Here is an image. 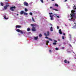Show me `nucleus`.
<instances>
[{
    "instance_id": "nucleus-1",
    "label": "nucleus",
    "mask_w": 76,
    "mask_h": 76,
    "mask_svg": "<svg viewBox=\"0 0 76 76\" xmlns=\"http://www.w3.org/2000/svg\"><path fill=\"white\" fill-rule=\"evenodd\" d=\"M76 11L75 10H72L71 11V13H72L70 14V17L71 18L70 19H69V20H72V19H73V20H72V21L73 22H74L75 20V19H76V16H75V12Z\"/></svg>"
},
{
    "instance_id": "nucleus-2",
    "label": "nucleus",
    "mask_w": 76,
    "mask_h": 76,
    "mask_svg": "<svg viewBox=\"0 0 76 76\" xmlns=\"http://www.w3.org/2000/svg\"><path fill=\"white\" fill-rule=\"evenodd\" d=\"M16 31L18 32H20L21 34H23V31H22L20 30L19 29H17Z\"/></svg>"
},
{
    "instance_id": "nucleus-3",
    "label": "nucleus",
    "mask_w": 76,
    "mask_h": 76,
    "mask_svg": "<svg viewBox=\"0 0 76 76\" xmlns=\"http://www.w3.org/2000/svg\"><path fill=\"white\" fill-rule=\"evenodd\" d=\"M16 9V7L14 6L12 7H10V10H11V11H14V9Z\"/></svg>"
},
{
    "instance_id": "nucleus-4",
    "label": "nucleus",
    "mask_w": 76,
    "mask_h": 76,
    "mask_svg": "<svg viewBox=\"0 0 76 76\" xmlns=\"http://www.w3.org/2000/svg\"><path fill=\"white\" fill-rule=\"evenodd\" d=\"M31 26H32V27L34 26V27H37V26H38V25L36 24H31Z\"/></svg>"
},
{
    "instance_id": "nucleus-5",
    "label": "nucleus",
    "mask_w": 76,
    "mask_h": 76,
    "mask_svg": "<svg viewBox=\"0 0 76 76\" xmlns=\"http://www.w3.org/2000/svg\"><path fill=\"white\" fill-rule=\"evenodd\" d=\"M24 4V6H28V3L26 2H24L23 3Z\"/></svg>"
},
{
    "instance_id": "nucleus-6",
    "label": "nucleus",
    "mask_w": 76,
    "mask_h": 76,
    "mask_svg": "<svg viewBox=\"0 0 76 76\" xmlns=\"http://www.w3.org/2000/svg\"><path fill=\"white\" fill-rule=\"evenodd\" d=\"M9 5H7L5 6L4 7V9H5V10L7 9V7H9Z\"/></svg>"
},
{
    "instance_id": "nucleus-7",
    "label": "nucleus",
    "mask_w": 76,
    "mask_h": 76,
    "mask_svg": "<svg viewBox=\"0 0 76 76\" xmlns=\"http://www.w3.org/2000/svg\"><path fill=\"white\" fill-rule=\"evenodd\" d=\"M32 30V31H36V29H35V27L34 26H33Z\"/></svg>"
},
{
    "instance_id": "nucleus-8",
    "label": "nucleus",
    "mask_w": 76,
    "mask_h": 76,
    "mask_svg": "<svg viewBox=\"0 0 76 76\" xmlns=\"http://www.w3.org/2000/svg\"><path fill=\"white\" fill-rule=\"evenodd\" d=\"M16 28H21V26H19V25L16 26Z\"/></svg>"
},
{
    "instance_id": "nucleus-9",
    "label": "nucleus",
    "mask_w": 76,
    "mask_h": 76,
    "mask_svg": "<svg viewBox=\"0 0 76 76\" xmlns=\"http://www.w3.org/2000/svg\"><path fill=\"white\" fill-rule=\"evenodd\" d=\"M59 32L60 34H62V33L61 32V29L59 30Z\"/></svg>"
},
{
    "instance_id": "nucleus-10",
    "label": "nucleus",
    "mask_w": 76,
    "mask_h": 76,
    "mask_svg": "<svg viewBox=\"0 0 76 76\" xmlns=\"http://www.w3.org/2000/svg\"><path fill=\"white\" fill-rule=\"evenodd\" d=\"M24 13V11H21L20 12V15H23Z\"/></svg>"
},
{
    "instance_id": "nucleus-11",
    "label": "nucleus",
    "mask_w": 76,
    "mask_h": 76,
    "mask_svg": "<svg viewBox=\"0 0 76 76\" xmlns=\"http://www.w3.org/2000/svg\"><path fill=\"white\" fill-rule=\"evenodd\" d=\"M38 38V37L37 36V37H34V39L35 40H37Z\"/></svg>"
},
{
    "instance_id": "nucleus-12",
    "label": "nucleus",
    "mask_w": 76,
    "mask_h": 76,
    "mask_svg": "<svg viewBox=\"0 0 76 76\" xmlns=\"http://www.w3.org/2000/svg\"><path fill=\"white\" fill-rule=\"evenodd\" d=\"M50 17L51 20H54V18H53V17H52L51 15H50Z\"/></svg>"
},
{
    "instance_id": "nucleus-13",
    "label": "nucleus",
    "mask_w": 76,
    "mask_h": 76,
    "mask_svg": "<svg viewBox=\"0 0 76 76\" xmlns=\"http://www.w3.org/2000/svg\"><path fill=\"white\" fill-rule=\"evenodd\" d=\"M4 17L5 19H9V18H6V15H4Z\"/></svg>"
},
{
    "instance_id": "nucleus-14",
    "label": "nucleus",
    "mask_w": 76,
    "mask_h": 76,
    "mask_svg": "<svg viewBox=\"0 0 76 76\" xmlns=\"http://www.w3.org/2000/svg\"><path fill=\"white\" fill-rule=\"evenodd\" d=\"M32 18L33 22H35V20H34V18L32 17Z\"/></svg>"
},
{
    "instance_id": "nucleus-15",
    "label": "nucleus",
    "mask_w": 76,
    "mask_h": 76,
    "mask_svg": "<svg viewBox=\"0 0 76 76\" xmlns=\"http://www.w3.org/2000/svg\"><path fill=\"white\" fill-rule=\"evenodd\" d=\"M53 27H51L50 28L51 31H53Z\"/></svg>"
},
{
    "instance_id": "nucleus-16",
    "label": "nucleus",
    "mask_w": 76,
    "mask_h": 76,
    "mask_svg": "<svg viewBox=\"0 0 76 76\" xmlns=\"http://www.w3.org/2000/svg\"><path fill=\"white\" fill-rule=\"evenodd\" d=\"M53 10H55V11H58V10L57 9L53 8Z\"/></svg>"
},
{
    "instance_id": "nucleus-17",
    "label": "nucleus",
    "mask_w": 76,
    "mask_h": 76,
    "mask_svg": "<svg viewBox=\"0 0 76 76\" xmlns=\"http://www.w3.org/2000/svg\"><path fill=\"white\" fill-rule=\"evenodd\" d=\"M48 43H49V41L47 40L46 41V45H47V44H48Z\"/></svg>"
},
{
    "instance_id": "nucleus-18",
    "label": "nucleus",
    "mask_w": 76,
    "mask_h": 76,
    "mask_svg": "<svg viewBox=\"0 0 76 76\" xmlns=\"http://www.w3.org/2000/svg\"><path fill=\"white\" fill-rule=\"evenodd\" d=\"M53 45H57V43L56 42H54L53 43Z\"/></svg>"
},
{
    "instance_id": "nucleus-19",
    "label": "nucleus",
    "mask_w": 76,
    "mask_h": 76,
    "mask_svg": "<svg viewBox=\"0 0 76 76\" xmlns=\"http://www.w3.org/2000/svg\"><path fill=\"white\" fill-rule=\"evenodd\" d=\"M24 15H28V13L25 12H24Z\"/></svg>"
},
{
    "instance_id": "nucleus-20",
    "label": "nucleus",
    "mask_w": 76,
    "mask_h": 76,
    "mask_svg": "<svg viewBox=\"0 0 76 76\" xmlns=\"http://www.w3.org/2000/svg\"><path fill=\"white\" fill-rule=\"evenodd\" d=\"M54 15H55V16H56L57 18H60V17H59L58 16H57V15L56 14H54Z\"/></svg>"
},
{
    "instance_id": "nucleus-21",
    "label": "nucleus",
    "mask_w": 76,
    "mask_h": 76,
    "mask_svg": "<svg viewBox=\"0 0 76 76\" xmlns=\"http://www.w3.org/2000/svg\"><path fill=\"white\" fill-rule=\"evenodd\" d=\"M50 35V32H49V31H48L47 35H48H48Z\"/></svg>"
},
{
    "instance_id": "nucleus-22",
    "label": "nucleus",
    "mask_w": 76,
    "mask_h": 76,
    "mask_svg": "<svg viewBox=\"0 0 76 76\" xmlns=\"http://www.w3.org/2000/svg\"><path fill=\"white\" fill-rule=\"evenodd\" d=\"M0 4L2 6H3V3L1 2Z\"/></svg>"
},
{
    "instance_id": "nucleus-23",
    "label": "nucleus",
    "mask_w": 76,
    "mask_h": 76,
    "mask_svg": "<svg viewBox=\"0 0 76 76\" xmlns=\"http://www.w3.org/2000/svg\"><path fill=\"white\" fill-rule=\"evenodd\" d=\"M25 12H28V9H27L26 8H25Z\"/></svg>"
},
{
    "instance_id": "nucleus-24",
    "label": "nucleus",
    "mask_w": 76,
    "mask_h": 76,
    "mask_svg": "<svg viewBox=\"0 0 76 76\" xmlns=\"http://www.w3.org/2000/svg\"><path fill=\"white\" fill-rule=\"evenodd\" d=\"M64 62L65 63H67V60L65 59L64 61Z\"/></svg>"
},
{
    "instance_id": "nucleus-25",
    "label": "nucleus",
    "mask_w": 76,
    "mask_h": 76,
    "mask_svg": "<svg viewBox=\"0 0 76 76\" xmlns=\"http://www.w3.org/2000/svg\"><path fill=\"white\" fill-rule=\"evenodd\" d=\"M31 30V29L30 28H28L27 29V31H29Z\"/></svg>"
},
{
    "instance_id": "nucleus-26",
    "label": "nucleus",
    "mask_w": 76,
    "mask_h": 76,
    "mask_svg": "<svg viewBox=\"0 0 76 76\" xmlns=\"http://www.w3.org/2000/svg\"><path fill=\"white\" fill-rule=\"evenodd\" d=\"M55 6H56V7H58V5L57 4H55Z\"/></svg>"
},
{
    "instance_id": "nucleus-27",
    "label": "nucleus",
    "mask_w": 76,
    "mask_h": 76,
    "mask_svg": "<svg viewBox=\"0 0 76 76\" xmlns=\"http://www.w3.org/2000/svg\"><path fill=\"white\" fill-rule=\"evenodd\" d=\"M40 1L42 3H44V1H43V0H40Z\"/></svg>"
},
{
    "instance_id": "nucleus-28",
    "label": "nucleus",
    "mask_w": 76,
    "mask_h": 76,
    "mask_svg": "<svg viewBox=\"0 0 76 76\" xmlns=\"http://www.w3.org/2000/svg\"><path fill=\"white\" fill-rule=\"evenodd\" d=\"M5 1L6 2V1H7V2H9V0H5Z\"/></svg>"
},
{
    "instance_id": "nucleus-29",
    "label": "nucleus",
    "mask_w": 76,
    "mask_h": 76,
    "mask_svg": "<svg viewBox=\"0 0 76 76\" xmlns=\"http://www.w3.org/2000/svg\"><path fill=\"white\" fill-rule=\"evenodd\" d=\"M39 37H42V34H39Z\"/></svg>"
},
{
    "instance_id": "nucleus-30",
    "label": "nucleus",
    "mask_w": 76,
    "mask_h": 76,
    "mask_svg": "<svg viewBox=\"0 0 76 76\" xmlns=\"http://www.w3.org/2000/svg\"><path fill=\"white\" fill-rule=\"evenodd\" d=\"M49 39L48 40L49 41H52V39H50V38H48Z\"/></svg>"
},
{
    "instance_id": "nucleus-31",
    "label": "nucleus",
    "mask_w": 76,
    "mask_h": 76,
    "mask_svg": "<svg viewBox=\"0 0 76 76\" xmlns=\"http://www.w3.org/2000/svg\"><path fill=\"white\" fill-rule=\"evenodd\" d=\"M29 14L30 15H31V16H32V13L30 12L29 13Z\"/></svg>"
},
{
    "instance_id": "nucleus-32",
    "label": "nucleus",
    "mask_w": 76,
    "mask_h": 76,
    "mask_svg": "<svg viewBox=\"0 0 76 76\" xmlns=\"http://www.w3.org/2000/svg\"><path fill=\"white\" fill-rule=\"evenodd\" d=\"M44 35H45V36H48L47 34H46V33H45L44 34Z\"/></svg>"
},
{
    "instance_id": "nucleus-33",
    "label": "nucleus",
    "mask_w": 76,
    "mask_h": 76,
    "mask_svg": "<svg viewBox=\"0 0 76 76\" xmlns=\"http://www.w3.org/2000/svg\"><path fill=\"white\" fill-rule=\"evenodd\" d=\"M56 50H58V48H55Z\"/></svg>"
},
{
    "instance_id": "nucleus-34",
    "label": "nucleus",
    "mask_w": 76,
    "mask_h": 76,
    "mask_svg": "<svg viewBox=\"0 0 76 76\" xmlns=\"http://www.w3.org/2000/svg\"><path fill=\"white\" fill-rule=\"evenodd\" d=\"M49 14L50 15H53V13H49Z\"/></svg>"
},
{
    "instance_id": "nucleus-35",
    "label": "nucleus",
    "mask_w": 76,
    "mask_h": 76,
    "mask_svg": "<svg viewBox=\"0 0 76 76\" xmlns=\"http://www.w3.org/2000/svg\"><path fill=\"white\" fill-rule=\"evenodd\" d=\"M62 39H64V36H62Z\"/></svg>"
},
{
    "instance_id": "nucleus-36",
    "label": "nucleus",
    "mask_w": 76,
    "mask_h": 76,
    "mask_svg": "<svg viewBox=\"0 0 76 76\" xmlns=\"http://www.w3.org/2000/svg\"><path fill=\"white\" fill-rule=\"evenodd\" d=\"M5 3L6 4H7H7H9V3H8L7 2H6Z\"/></svg>"
},
{
    "instance_id": "nucleus-37",
    "label": "nucleus",
    "mask_w": 76,
    "mask_h": 76,
    "mask_svg": "<svg viewBox=\"0 0 76 76\" xmlns=\"http://www.w3.org/2000/svg\"><path fill=\"white\" fill-rule=\"evenodd\" d=\"M45 38H47V39H48V38H49L48 37H46Z\"/></svg>"
},
{
    "instance_id": "nucleus-38",
    "label": "nucleus",
    "mask_w": 76,
    "mask_h": 76,
    "mask_svg": "<svg viewBox=\"0 0 76 76\" xmlns=\"http://www.w3.org/2000/svg\"><path fill=\"white\" fill-rule=\"evenodd\" d=\"M57 29H59V27H58V26H57Z\"/></svg>"
},
{
    "instance_id": "nucleus-39",
    "label": "nucleus",
    "mask_w": 76,
    "mask_h": 76,
    "mask_svg": "<svg viewBox=\"0 0 76 76\" xmlns=\"http://www.w3.org/2000/svg\"><path fill=\"white\" fill-rule=\"evenodd\" d=\"M64 47H62V49H64Z\"/></svg>"
},
{
    "instance_id": "nucleus-40",
    "label": "nucleus",
    "mask_w": 76,
    "mask_h": 76,
    "mask_svg": "<svg viewBox=\"0 0 76 76\" xmlns=\"http://www.w3.org/2000/svg\"><path fill=\"white\" fill-rule=\"evenodd\" d=\"M51 16H52V17L53 18V16H54V15H51Z\"/></svg>"
},
{
    "instance_id": "nucleus-41",
    "label": "nucleus",
    "mask_w": 76,
    "mask_h": 76,
    "mask_svg": "<svg viewBox=\"0 0 76 76\" xmlns=\"http://www.w3.org/2000/svg\"><path fill=\"white\" fill-rule=\"evenodd\" d=\"M67 62L68 64H69V63H70V62H69V61H67Z\"/></svg>"
},
{
    "instance_id": "nucleus-42",
    "label": "nucleus",
    "mask_w": 76,
    "mask_h": 76,
    "mask_svg": "<svg viewBox=\"0 0 76 76\" xmlns=\"http://www.w3.org/2000/svg\"><path fill=\"white\" fill-rule=\"evenodd\" d=\"M54 42H57V41L56 40H55Z\"/></svg>"
},
{
    "instance_id": "nucleus-43",
    "label": "nucleus",
    "mask_w": 76,
    "mask_h": 76,
    "mask_svg": "<svg viewBox=\"0 0 76 76\" xmlns=\"http://www.w3.org/2000/svg\"><path fill=\"white\" fill-rule=\"evenodd\" d=\"M69 46H70V47H72V45H71L70 44L69 45Z\"/></svg>"
},
{
    "instance_id": "nucleus-44",
    "label": "nucleus",
    "mask_w": 76,
    "mask_h": 76,
    "mask_svg": "<svg viewBox=\"0 0 76 76\" xmlns=\"http://www.w3.org/2000/svg\"><path fill=\"white\" fill-rule=\"evenodd\" d=\"M50 9H51V8H53V7H50Z\"/></svg>"
},
{
    "instance_id": "nucleus-45",
    "label": "nucleus",
    "mask_w": 76,
    "mask_h": 76,
    "mask_svg": "<svg viewBox=\"0 0 76 76\" xmlns=\"http://www.w3.org/2000/svg\"><path fill=\"white\" fill-rule=\"evenodd\" d=\"M63 35H66V34L65 33H64L63 34Z\"/></svg>"
},
{
    "instance_id": "nucleus-46",
    "label": "nucleus",
    "mask_w": 76,
    "mask_h": 76,
    "mask_svg": "<svg viewBox=\"0 0 76 76\" xmlns=\"http://www.w3.org/2000/svg\"><path fill=\"white\" fill-rule=\"evenodd\" d=\"M49 52H51V50H49Z\"/></svg>"
},
{
    "instance_id": "nucleus-47",
    "label": "nucleus",
    "mask_w": 76,
    "mask_h": 76,
    "mask_svg": "<svg viewBox=\"0 0 76 76\" xmlns=\"http://www.w3.org/2000/svg\"><path fill=\"white\" fill-rule=\"evenodd\" d=\"M65 2L67 1V0H65Z\"/></svg>"
},
{
    "instance_id": "nucleus-48",
    "label": "nucleus",
    "mask_w": 76,
    "mask_h": 76,
    "mask_svg": "<svg viewBox=\"0 0 76 76\" xmlns=\"http://www.w3.org/2000/svg\"><path fill=\"white\" fill-rule=\"evenodd\" d=\"M50 25H51V26H53V25H52V24H50Z\"/></svg>"
},
{
    "instance_id": "nucleus-49",
    "label": "nucleus",
    "mask_w": 76,
    "mask_h": 76,
    "mask_svg": "<svg viewBox=\"0 0 76 76\" xmlns=\"http://www.w3.org/2000/svg\"><path fill=\"white\" fill-rule=\"evenodd\" d=\"M17 16H18V15H19V14H17Z\"/></svg>"
},
{
    "instance_id": "nucleus-50",
    "label": "nucleus",
    "mask_w": 76,
    "mask_h": 76,
    "mask_svg": "<svg viewBox=\"0 0 76 76\" xmlns=\"http://www.w3.org/2000/svg\"><path fill=\"white\" fill-rule=\"evenodd\" d=\"M52 1H54V0H52Z\"/></svg>"
},
{
    "instance_id": "nucleus-51",
    "label": "nucleus",
    "mask_w": 76,
    "mask_h": 76,
    "mask_svg": "<svg viewBox=\"0 0 76 76\" xmlns=\"http://www.w3.org/2000/svg\"><path fill=\"white\" fill-rule=\"evenodd\" d=\"M70 36V34L69 35Z\"/></svg>"
}]
</instances>
